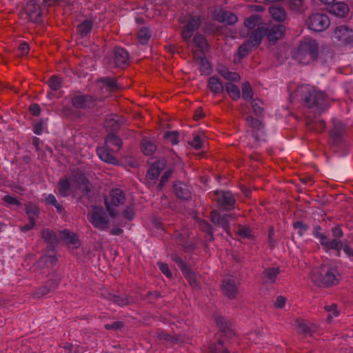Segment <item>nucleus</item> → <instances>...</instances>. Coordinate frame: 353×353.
I'll return each instance as SVG.
<instances>
[{
  "instance_id": "obj_1",
  "label": "nucleus",
  "mask_w": 353,
  "mask_h": 353,
  "mask_svg": "<svg viewBox=\"0 0 353 353\" xmlns=\"http://www.w3.org/2000/svg\"><path fill=\"white\" fill-rule=\"evenodd\" d=\"M340 274L335 266L330 263H323L319 268L313 269L310 279L318 287L329 288L339 283Z\"/></svg>"
},
{
  "instance_id": "obj_2",
  "label": "nucleus",
  "mask_w": 353,
  "mask_h": 353,
  "mask_svg": "<svg viewBox=\"0 0 353 353\" xmlns=\"http://www.w3.org/2000/svg\"><path fill=\"white\" fill-rule=\"evenodd\" d=\"M303 100L305 105L309 109H314L316 114H321L328 106L327 95L311 86L305 88Z\"/></svg>"
},
{
  "instance_id": "obj_3",
  "label": "nucleus",
  "mask_w": 353,
  "mask_h": 353,
  "mask_svg": "<svg viewBox=\"0 0 353 353\" xmlns=\"http://www.w3.org/2000/svg\"><path fill=\"white\" fill-rule=\"evenodd\" d=\"M319 44L311 38H304L300 43L296 59L301 63L308 64L318 58Z\"/></svg>"
},
{
  "instance_id": "obj_4",
  "label": "nucleus",
  "mask_w": 353,
  "mask_h": 353,
  "mask_svg": "<svg viewBox=\"0 0 353 353\" xmlns=\"http://www.w3.org/2000/svg\"><path fill=\"white\" fill-rule=\"evenodd\" d=\"M305 24L311 30L323 32L330 26V19L326 14L317 12L307 17Z\"/></svg>"
},
{
  "instance_id": "obj_5",
  "label": "nucleus",
  "mask_w": 353,
  "mask_h": 353,
  "mask_svg": "<svg viewBox=\"0 0 353 353\" xmlns=\"http://www.w3.org/2000/svg\"><path fill=\"white\" fill-rule=\"evenodd\" d=\"M90 223L99 230H105L109 228V219L101 207L94 206L92 211L88 214Z\"/></svg>"
},
{
  "instance_id": "obj_6",
  "label": "nucleus",
  "mask_w": 353,
  "mask_h": 353,
  "mask_svg": "<svg viewBox=\"0 0 353 353\" xmlns=\"http://www.w3.org/2000/svg\"><path fill=\"white\" fill-rule=\"evenodd\" d=\"M110 196L111 201L105 199V205L109 215L115 218L118 215V212L114 207L119 206L124 203L125 197L123 192L120 189H114L110 192Z\"/></svg>"
},
{
  "instance_id": "obj_7",
  "label": "nucleus",
  "mask_w": 353,
  "mask_h": 353,
  "mask_svg": "<svg viewBox=\"0 0 353 353\" xmlns=\"http://www.w3.org/2000/svg\"><path fill=\"white\" fill-rule=\"evenodd\" d=\"M167 161L162 158L152 163L147 171L145 179L149 185H154L162 170L166 167Z\"/></svg>"
},
{
  "instance_id": "obj_8",
  "label": "nucleus",
  "mask_w": 353,
  "mask_h": 353,
  "mask_svg": "<svg viewBox=\"0 0 353 353\" xmlns=\"http://www.w3.org/2000/svg\"><path fill=\"white\" fill-rule=\"evenodd\" d=\"M264 27L265 35L267 37L268 40L274 44L279 39H280L285 32V27L281 23H270L263 24Z\"/></svg>"
},
{
  "instance_id": "obj_9",
  "label": "nucleus",
  "mask_w": 353,
  "mask_h": 353,
  "mask_svg": "<svg viewBox=\"0 0 353 353\" xmlns=\"http://www.w3.org/2000/svg\"><path fill=\"white\" fill-rule=\"evenodd\" d=\"M71 102L77 109H92L97 105V99L88 94H75L72 97Z\"/></svg>"
},
{
  "instance_id": "obj_10",
  "label": "nucleus",
  "mask_w": 353,
  "mask_h": 353,
  "mask_svg": "<svg viewBox=\"0 0 353 353\" xmlns=\"http://www.w3.org/2000/svg\"><path fill=\"white\" fill-rule=\"evenodd\" d=\"M216 201L219 206L225 210L234 208L235 199L232 192L228 191H216Z\"/></svg>"
},
{
  "instance_id": "obj_11",
  "label": "nucleus",
  "mask_w": 353,
  "mask_h": 353,
  "mask_svg": "<svg viewBox=\"0 0 353 353\" xmlns=\"http://www.w3.org/2000/svg\"><path fill=\"white\" fill-rule=\"evenodd\" d=\"M26 13L28 19L34 23H40L42 21V12L40 6L35 0H30L26 4Z\"/></svg>"
},
{
  "instance_id": "obj_12",
  "label": "nucleus",
  "mask_w": 353,
  "mask_h": 353,
  "mask_svg": "<svg viewBox=\"0 0 353 353\" xmlns=\"http://www.w3.org/2000/svg\"><path fill=\"white\" fill-rule=\"evenodd\" d=\"M101 296L120 307L127 306L134 303L133 300H132V299L127 295L119 296L113 294L109 291L106 290L102 292L101 293Z\"/></svg>"
},
{
  "instance_id": "obj_13",
  "label": "nucleus",
  "mask_w": 353,
  "mask_h": 353,
  "mask_svg": "<svg viewBox=\"0 0 353 353\" xmlns=\"http://www.w3.org/2000/svg\"><path fill=\"white\" fill-rule=\"evenodd\" d=\"M60 241H63L68 247L77 249L80 247L81 243L77 234L65 229L59 232Z\"/></svg>"
},
{
  "instance_id": "obj_14",
  "label": "nucleus",
  "mask_w": 353,
  "mask_h": 353,
  "mask_svg": "<svg viewBox=\"0 0 353 353\" xmlns=\"http://www.w3.org/2000/svg\"><path fill=\"white\" fill-rule=\"evenodd\" d=\"M201 23V21L199 17L194 16L190 18L181 32L183 39L186 41H188L192 37L193 32L199 28Z\"/></svg>"
},
{
  "instance_id": "obj_15",
  "label": "nucleus",
  "mask_w": 353,
  "mask_h": 353,
  "mask_svg": "<svg viewBox=\"0 0 353 353\" xmlns=\"http://www.w3.org/2000/svg\"><path fill=\"white\" fill-rule=\"evenodd\" d=\"M222 292L230 299H233L239 292V287L233 279L225 278L222 281Z\"/></svg>"
},
{
  "instance_id": "obj_16",
  "label": "nucleus",
  "mask_w": 353,
  "mask_h": 353,
  "mask_svg": "<svg viewBox=\"0 0 353 353\" xmlns=\"http://www.w3.org/2000/svg\"><path fill=\"white\" fill-rule=\"evenodd\" d=\"M334 37L345 44L353 43L352 30L346 26H339L335 28Z\"/></svg>"
},
{
  "instance_id": "obj_17",
  "label": "nucleus",
  "mask_w": 353,
  "mask_h": 353,
  "mask_svg": "<svg viewBox=\"0 0 353 353\" xmlns=\"http://www.w3.org/2000/svg\"><path fill=\"white\" fill-rule=\"evenodd\" d=\"M330 134L335 143H341L346 134V126L340 121H334Z\"/></svg>"
},
{
  "instance_id": "obj_18",
  "label": "nucleus",
  "mask_w": 353,
  "mask_h": 353,
  "mask_svg": "<svg viewBox=\"0 0 353 353\" xmlns=\"http://www.w3.org/2000/svg\"><path fill=\"white\" fill-rule=\"evenodd\" d=\"M41 233V238L48 244V250H54L60 241L59 236L57 235L53 230L48 228L42 229Z\"/></svg>"
},
{
  "instance_id": "obj_19",
  "label": "nucleus",
  "mask_w": 353,
  "mask_h": 353,
  "mask_svg": "<svg viewBox=\"0 0 353 353\" xmlns=\"http://www.w3.org/2000/svg\"><path fill=\"white\" fill-rule=\"evenodd\" d=\"M114 62L116 67L124 68L129 64L128 52L123 48H116L114 51Z\"/></svg>"
},
{
  "instance_id": "obj_20",
  "label": "nucleus",
  "mask_w": 353,
  "mask_h": 353,
  "mask_svg": "<svg viewBox=\"0 0 353 353\" xmlns=\"http://www.w3.org/2000/svg\"><path fill=\"white\" fill-rule=\"evenodd\" d=\"M77 189L81 192V194L79 198V201L83 205L88 206L91 203V199L94 196V191L91 188L90 183L81 184Z\"/></svg>"
},
{
  "instance_id": "obj_21",
  "label": "nucleus",
  "mask_w": 353,
  "mask_h": 353,
  "mask_svg": "<svg viewBox=\"0 0 353 353\" xmlns=\"http://www.w3.org/2000/svg\"><path fill=\"white\" fill-rule=\"evenodd\" d=\"M114 152L111 150L110 148L106 145L105 147H99L97 149V155L102 161L108 163L117 164L118 161L114 156Z\"/></svg>"
},
{
  "instance_id": "obj_22",
  "label": "nucleus",
  "mask_w": 353,
  "mask_h": 353,
  "mask_svg": "<svg viewBox=\"0 0 353 353\" xmlns=\"http://www.w3.org/2000/svg\"><path fill=\"white\" fill-rule=\"evenodd\" d=\"M215 19L219 22L233 25L238 21L237 16L230 11L221 10L215 14Z\"/></svg>"
},
{
  "instance_id": "obj_23",
  "label": "nucleus",
  "mask_w": 353,
  "mask_h": 353,
  "mask_svg": "<svg viewBox=\"0 0 353 353\" xmlns=\"http://www.w3.org/2000/svg\"><path fill=\"white\" fill-rule=\"evenodd\" d=\"M329 6V12L336 16L345 17L349 12V7L343 2H333Z\"/></svg>"
},
{
  "instance_id": "obj_24",
  "label": "nucleus",
  "mask_w": 353,
  "mask_h": 353,
  "mask_svg": "<svg viewBox=\"0 0 353 353\" xmlns=\"http://www.w3.org/2000/svg\"><path fill=\"white\" fill-rule=\"evenodd\" d=\"M194 59L195 63L199 65V70L201 74L208 75L212 71L210 63L206 60L205 54L198 55L194 54Z\"/></svg>"
},
{
  "instance_id": "obj_25",
  "label": "nucleus",
  "mask_w": 353,
  "mask_h": 353,
  "mask_svg": "<svg viewBox=\"0 0 353 353\" xmlns=\"http://www.w3.org/2000/svg\"><path fill=\"white\" fill-rule=\"evenodd\" d=\"M296 322L298 325V333L299 334H307L312 336L313 334L316 332V327L304 319H297Z\"/></svg>"
},
{
  "instance_id": "obj_26",
  "label": "nucleus",
  "mask_w": 353,
  "mask_h": 353,
  "mask_svg": "<svg viewBox=\"0 0 353 353\" xmlns=\"http://www.w3.org/2000/svg\"><path fill=\"white\" fill-rule=\"evenodd\" d=\"M173 188L177 198L185 201L191 198V192L186 185L181 182L174 183Z\"/></svg>"
},
{
  "instance_id": "obj_27",
  "label": "nucleus",
  "mask_w": 353,
  "mask_h": 353,
  "mask_svg": "<svg viewBox=\"0 0 353 353\" xmlns=\"http://www.w3.org/2000/svg\"><path fill=\"white\" fill-rule=\"evenodd\" d=\"M263 36L265 35L264 27L262 24L261 26H259L255 30H254L248 41L252 45V46L256 48L261 44Z\"/></svg>"
},
{
  "instance_id": "obj_28",
  "label": "nucleus",
  "mask_w": 353,
  "mask_h": 353,
  "mask_svg": "<svg viewBox=\"0 0 353 353\" xmlns=\"http://www.w3.org/2000/svg\"><path fill=\"white\" fill-rule=\"evenodd\" d=\"M105 145L110 148L112 152H117L121 147L122 141L115 134L109 133L105 139Z\"/></svg>"
},
{
  "instance_id": "obj_29",
  "label": "nucleus",
  "mask_w": 353,
  "mask_h": 353,
  "mask_svg": "<svg viewBox=\"0 0 353 353\" xmlns=\"http://www.w3.org/2000/svg\"><path fill=\"white\" fill-rule=\"evenodd\" d=\"M93 20L87 19L77 26V32L81 38L87 37L90 33L93 28Z\"/></svg>"
},
{
  "instance_id": "obj_30",
  "label": "nucleus",
  "mask_w": 353,
  "mask_h": 353,
  "mask_svg": "<svg viewBox=\"0 0 353 353\" xmlns=\"http://www.w3.org/2000/svg\"><path fill=\"white\" fill-rule=\"evenodd\" d=\"M305 124L308 130L318 133L323 132L326 127L324 120L314 121L309 117H307Z\"/></svg>"
},
{
  "instance_id": "obj_31",
  "label": "nucleus",
  "mask_w": 353,
  "mask_h": 353,
  "mask_svg": "<svg viewBox=\"0 0 353 353\" xmlns=\"http://www.w3.org/2000/svg\"><path fill=\"white\" fill-rule=\"evenodd\" d=\"M198 224L200 230L205 233V241L208 242L212 241L214 240V234L212 225L205 220H199Z\"/></svg>"
},
{
  "instance_id": "obj_32",
  "label": "nucleus",
  "mask_w": 353,
  "mask_h": 353,
  "mask_svg": "<svg viewBox=\"0 0 353 353\" xmlns=\"http://www.w3.org/2000/svg\"><path fill=\"white\" fill-rule=\"evenodd\" d=\"M117 117H108L105 121V128L109 133L115 134L119 130L121 122L117 119Z\"/></svg>"
},
{
  "instance_id": "obj_33",
  "label": "nucleus",
  "mask_w": 353,
  "mask_h": 353,
  "mask_svg": "<svg viewBox=\"0 0 353 353\" xmlns=\"http://www.w3.org/2000/svg\"><path fill=\"white\" fill-rule=\"evenodd\" d=\"M208 87L210 91L214 94L221 93L223 91L224 89V87L219 79L214 76L208 79Z\"/></svg>"
},
{
  "instance_id": "obj_34",
  "label": "nucleus",
  "mask_w": 353,
  "mask_h": 353,
  "mask_svg": "<svg viewBox=\"0 0 353 353\" xmlns=\"http://www.w3.org/2000/svg\"><path fill=\"white\" fill-rule=\"evenodd\" d=\"M218 72L226 80H229L231 81H239L241 79V77L239 74L234 72L230 71L225 66H220L218 69Z\"/></svg>"
},
{
  "instance_id": "obj_35",
  "label": "nucleus",
  "mask_w": 353,
  "mask_h": 353,
  "mask_svg": "<svg viewBox=\"0 0 353 353\" xmlns=\"http://www.w3.org/2000/svg\"><path fill=\"white\" fill-rule=\"evenodd\" d=\"M157 150V146L154 142L148 139H143L141 143V150L145 155H152Z\"/></svg>"
},
{
  "instance_id": "obj_36",
  "label": "nucleus",
  "mask_w": 353,
  "mask_h": 353,
  "mask_svg": "<svg viewBox=\"0 0 353 353\" xmlns=\"http://www.w3.org/2000/svg\"><path fill=\"white\" fill-rule=\"evenodd\" d=\"M272 17L279 22L284 21L286 19V12L283 8L272 6L269 8Z\"/></svg>"
},
{
  "instance_id": "obj_37",
  "label": "nucleus",
  "mask_w": 353,
  "mask_h": 353,
  "mask_svg": "<svg viewBox=\"0 0 353 353\" xmlns=\"http://www.w3.org/2000/svg\"><path fill=\"white\" fill-rule=\"evenodd\" d=\"M263 23H261V19L257 14H253L245 19L244 25L248 30H253L259 26H261Z\"/></svg>"
},
{
  "instance_id": "obj_38",
  "label": "nucleus",
  "mask_w": 353,
  "mask_h": 353,
  "mask_svg": "<svg viewBox=\"0 0 353 353\" xmlns=\"http://www.w3.org/2000/svg\"><path fill=\"white\" fill-rule=\"evenodd\" d=\"M71 185L68 179H61L58 183V192L61 196H67L69 195Z\"/></svg>"
},
{
  "instance_id": "obj_39",
  "label": "nucleus",
  "mask_w": 353,
  "mask_h": 353,
  "mask_svg": "<svg viewBox=\"0 0 353 353\" xmlns=\"http://www.w3.org/2000/svg\"><path fill=\"white\" fill-rule=\"evenodd\" d=\"M185 278L188 280V283L193 288L198 286L199 281L196 279V274L188 267L182 271Z\"/></svg>"
},
{
  "instance_id": "obj_40",
  "label": "nucleus",
  "mask_w": 353,
  "mask_h": 353,
  "mask_svg": "<svg viewBox=\"0 0 353 353\" xmlns=\"http://www.w3.org/2000/svg\"><path fill=\"white\" fill-rule=\"evenodd\" d=\"M194 41L200 48L201 54H202V53L205 54V52L208 50L209 46L207 43L205 37L203 35L196 34L194 37Z\"/></svg>"
},
{
  "instance_id": "obj_41",
  "label": "nucleus",
  "mask_w": 353,
  "mask_h": 353,
  "mask_svg": "<svg viewBox=\"0 0 353 353\" xmlns=\"http://www.w3.org/2000/svg\"><path fill=\"white\" fill-rule=\"evenodd\" d=\"M50 278L47 281V285L51 290H55L59 285L61 281V274L56 271L52 272L50 274Z\"/></svg>"
},
{
  "instance_id": "obj_42",
  "label": "nucleus",
  "mask_w": 353,
  "mask_h": 353,
  "mask_svg": "<svg viewBox=\"0 0 353 353\" xmlns=\"http://www.w3.org/2000/svg\"><path fill=\"white\" fill-rule=\"evenodd\" d=\"M225 90L233 100H237L240 98V90L236 85L232 83H227L225 84Z\"/></svg>"
},
{
  "instance_id": "obj_43",
  "label": "nucleus",
  "mask_w": 353,
  "mask_h": 353,
  "mask_svg": "<svg viewBox=\"0 0 353 353\" xmlns=\"http://www.w3.org/2000/svg\"><path fill=\"white\" fill-rule=\"evenodd\" d=\"M98 82L103 83L110 89V91H116L119 88L116 79L110 78L109 77L101 78L98 80Z\"/></svg>"
},
{
  "instance_id": "obj_44",
  "label": "nucleus",
  "mask_w": 353,
  "mask_h": 353,
  "mask_svg": "<svg viewBox=\"0 0 353 353\" xmlns=\"http://www.w3.org/2000/svg\"><path fill=\"white\" fill-rule=\"evenodd\" d=\"M150 37V32L146 27H143L137 33L139 41L143 45L146 44L149 41Z\"/></svg>"
},
{
  "instance_id": "obj_45",
  "label": "nucleus",
  "mask_w": 353,
  "mask_h": 353,
  "mask_svg": "<svg viewBox=\"0 0 353 353\" xmlns=\"http://www.w3.org/2000/svg\"><path fill=\"white\" fill-rule=\"evenodd\" d=\"M242 97L245 101L252 100L253 98V90L248 81L242 84Z\"/></svg>"
},
{
  "instance_id": "obj_46",
  "label": "nucleus",
  "mask_w": 353,
  "mask_h": 353,
  "mask_svg": "<svg viewBox=\"0 0 353 353\" xmlns=\"http://www.w3.org/2000/svg\"><path fill=\"white\" fill-rule=\"evenodd\" d=\"M207 353H230L229 351L223 347V342L219 340L217 343L212 344Z\"/></svg>"
},
{
  "instance_id": "obj_47",
  "label": "nucleus",
  "mask_w": 353,
  "mask_h": 353,
  "mask_svg": "<svg viewBox=\"0 0 353 353\" xmlns=\"http://www.w3.org/2000/svg\"><path fill=\"white\" fill-rule=\"evenodd\" d=\"M255 47L252 46V45L247 41L239 46L238 49V54L241 58L245 57Z\"/></svg>"
},
{
  "instance_id": "obj_48",
  "label": "nucleus",
  "mask_w": 353,
  "mask_h": 353,
  "mask_svg": "<svg viewBox=\"0 0 353 353\" xmlns=\"http://www.w3.org/2000/svg\"><path fill=\"white\" fill-rule=\"evenodd\" d=\"M279 268H270L265 269L263 274L265 277L268 278L271 283L275 281L276 277L279 274Z\"/></svg>"
},
{
  "instance_id": "obj_49",
  "label": "nucleus",
  "mask_w": 353,
  "mask_h": 353,
  "mask_svg": "<svg viewBox=\"0 0 353 353\" xmlns=\"http://www.w3.org/2000/svg\"><path fill=\"white\" fill-rule=\"evenodd\" d=\"M292 10L301 12L303 10L304 0H284Z\"/></svg>"
},
{
  "instance_id": "obj_50",
  "label": "nucleus",
  "mask_w": 353,
  "mask_h": 353,
  "mask_svg": "<svg viewBox=\"0 0 353 353\" xmlns=\"http://www.w3.org/2000/svg\"><path fill=\"white\" fill-rule=\"evenodd\" d=\"M245 120L248 123V125L253 129V132L259 131L263 128L261 121L252 117V116H248Z\"/></svg>"
},
{
  "instance_id": "obj_51",
  "label": "nucleus",
  "mask_w": 353,
  "mask_h": 353,
  "mask_svg": "<svg viewBox=\"0 0 353 353\" xmlns=\"http://www.w3.org/2000/svg\"><path fill=\"white\" fill-rule=\"evenodd\" d=\"M61 79L57 76H52L48 81L49 87L54 91L59 90L61 87Z\"/></svg>"
},
{
  "instance_id": "obj_52",
  "label": "nucleus",
  "mask_w": 353,
  "mask_h": 353,
  "mask_svg": "<svg viewBox=\"0 0 353 353\" xmlns=\"http://www.w3.org/2000/svg\"><path fill=\"white\" fill-rule=\"evenodd\" d=\"M343 248V242L338 239H334L329 241L325 248V250H334L339 252Z\"/></svg>"
},
{
  "instance_id": "obj_53",
  "label": "nucleus",
  "mask_w": 353,
  "mask_h": 353,
  "mask_svg": "<svg viewBox=\"0 0 353 353\" xmlns=\"http://www.w3.org/2000/svg\"><path fill=\"white\" fill-rule=\"evenodd\" d=\"M46 201L49 204H51L55 207L57 212L60 214L64 212V208L62 205H61L58 201H57L55 196L53 194H49L46 199Z\"/></svg>"
},
{
  "instance_id": "obj_54",
  "label": "nucleus",
  "mask_w": 353,
  "mask_h": 353,
  "mask_svg": "<svg viewBox=\"0 0 353 353\" xmlns=\"http://www.w3.org/2000/svg\"><path fill=\"white\" fill-rule=\"evenodd\" d=\"M262 105L263 102L258 99H253L252 101V110L256 115L261 116L263 114L264 108Z\"/></svg>"
},
{
  "instance_id": "obj_55",
  "label": "nucleus",
  "mask_w": 353,
  "mask_h": 353,
  "mask_svg": "<svg viewBox=\"0 0 353 353\" xmlns=\"http://www.w3.org/2000/svg\"><path fill=\"white\" fill-rule=\"evenodd\" d=\"M231 218V215L230 214H223L221 216V225L223 230L227 232L228 235H231L230 232V219Z\"/></svg>"
},
{
  "instance_id": "obj_56",
  "label": "nucleus",
  "mask_w": 353,
  "mask_h": 353,
  "mask_svg": "<svg viewBox=\"0 0 353 353\" xmlns=\"http://www.w3.org/2000/svg\"><path fill=\"white\" fill-rule=\"evenodd\" d=\"M26 212L28 215V218L33 216L32 215L37 216L40 212V210L37 205L29 203L26 205Z\"/></svg>"
},
{
  "instance_id": "obj_57",
  "label": "nucleus",
  "mask_w": 353,
  "mask_h": 353,
  "mask_svg": "<svg viewBox=\"0 0 353 353\" xmlns=\"http://www.w3.org/2000/svg\"><path fill=\"white\" fill-rule=\"evenodd\" d=\"M74 177L77 183V188L81 186V184L85 185L90 183L89 180L86 178L85 174L82 173L81 171H77Z\"/></svg>"
},
{
  "instance_id": "obj_58",
  "label": "nucleus",
  "mask_w": 353,
  "mask_h": 353,
  "mask_svg": "<svg viewBox=\"0 0 353 353\" xmlns=\"http://www.w3.org/2000/svg\"><path fill=\"white\" fill-rule=\"evenodd\" d=\"M172 173V170H167L164 172L163 176L161 178L160 182L159 185H157V190L159 191H161L163 189V187L164 185L169 181L170 178L171 177Z\"/></svg>"
},
{
  "instance_id": "obj_59",
  "label": "nucleus",
  "mask_w": 353,
  "mask_h": 353,
  "mask_svg": "<svg viewBox=\"0 0 353 353\" xmlns=\"http://www.w3.org/2000/svg\"><path fill=\"white\" fill-rule=\"evenodd\" d=\"M50 290L47 285H43L34 292L33 296L37 299L41 298L49 293Z\"/></svg>"
},
{
  "instance_id": "obj_60",
  "label": "nucleus",
  "mask_w": 353,
  "mask_h": 353,
  "mask_svg": "<svg viewBox=\"0 0 353 353\" xmlns=\"http://www.w3.org/2000/svg\"><path fill=\"white\" fill-rule=\"evenodd\" d=\"M163 137L175 145L178 143L179 132L177 131L167 132L164 134Z\"/></svg>"
},
{
  "instance_id": "obj_61",
  "label": "nucleus",
  "mask_w": 353,
  "mask_h": 353,
  "mask_svg": "<svg viewBox=\"0 0 353 353\" xmlns=\"http://www.w3.org/2000/svg\"><path fill=\"white\" fill-rule=\"evenodd\" d=\"M237 234L243 238L250 239L252 237V230L248 227L239 226Z\"/></svg>"
},
{
  "instance_id": "obj_62",
  "label": "nucleus",
  "mask_w": 353,
  "mask_h": 353,
  "mask_svg": "<svg viewBox=\"0 0 353 353\" xmlns=\"http://www.w3.org/2000/svg\"><path fill=\"white\" fill-rule=\"evenodd\" d=\"M63 348L68 350V353H83V348L77 345L67 343Z\"/></svg>"
},
{
  "instance_id": "obj_63",
  "label": "nucleus",
  "mask_w": 353,
  "mask_h": 353,
  "mask_svg": "<svg viewBox=\"0 0 353 353\" xmlns=\"http://www.w3.org/2000/svg\"><path fill=\"white\" fill-rule=\"evenodd\" d=\"M215 321L220 330L222 332H226L228 327L225 319L223 316H216Z\"/></svg>"
},
{
  "instance_id": "obj_64",
  "label": "nucleus",
  "mask_w": 353,
  "mask_h": 353,
  "mask_svg": "<svg viewBox=\"0 0 353 353\" xmlns=\"http://www.w3.org/2000/svg\"><path fill=\"white\" fill-rule=\"evenodd\" d=\"M293 227L294 229L299 230L298 233L300 236H302L303 234V232H305L306 230H307V229L309 228L308 225H307L306 224H304L301 221L294 222L293 223Z\"/></svg>"
}]
</instances>
